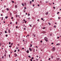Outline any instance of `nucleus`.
<instances>
[{
	"label": "nucleus",
	"mask_w": 61,
	"mask_h": 61,
	"mask_svg": "<svg viewBox=\"0 0 61 61\" xmlns=\"http://www.w3.org/2000/svg\"><path fill=\"white\" fill-rule=\"evenodd\" d=\"M55 49H56V48H55V47H53L52 50L53 51H55Z\"/></svg>",
	"instance_id": "f257e3e1"
},
{
	"label": "nucleus",
	"mask_w": 61,
	"mask_h": 61,
	"mask_svg": "<svg viewBox=\"0 0 61 61\" xmlns=\"http://www.w3.org/2000/svg\"><path fill=\"white\" fill-rule=\"evenodd\" d=\"M14 55H15V57H16V56H17V54L15 53L14 54Z\"/></svg>",
	"instance_id": "f03ea898"
},
{
	"label": "nucleus",
	"mask_w": 61,
	"mask_h": 61,
	"mask_svg": "<svg viewBox=\"0 0 61 61\" xmlns=\"http://www.w3.org/2000/svg\"><path fill=\"white\" fill-rule=\"evenodd\" d=\"M15 8H17V5H15Z\"/></svg>",
	"instance_id": "7ed1b4c3"
},
{
	"label": "nucleus",
	"mask_w": 61,
	"mask_h": 61,
	"mask_svg": "<svg viewBox=\"0 0 61 61\" xmlns=\"http://www.w3.org/2000/svg\"><path fill=\"white\" fill-rule=\"evenodd\" d=\"M48 12H46V15H48Z\"/></svg>",
	"instance_id": "20e7f679"
},
{
	"label": "nucleus",
	"mask_w": 61,
	"mask_h": 61,
	"mask_svg": "<svg viewBox=\"0 0 61 61\" xmlns=\"http://www.w3.org/2000/svg\"><path fill=\"white\" fill-rule=\"evenodd\" d=\"M29 50L30 51H32V49H31V48H29Z\"/></svg>",
	"instance_id": "39448f33"
},
{
	"label": "nucleus",
	"mask_w": 61,
	"mask_h": 61,
	"mask_svg": "<svg viewBox=\"0 0 61 61\" xmlns=\"http://www.w3.org/2000/svg\"><path fill=\"white\" fill-rule=\"evenodd\" d=\"M26 52H27V53H29V51L28 50H27L26 51Z\"/></svg>",
	"instance_id": "423d86ee"
},
{
	"label": "nucleus",
	"mask_w": 61,
	"mask_h": 61,
	"mask_svg": "<svg viewBox=\"0 0 61 61\" xmlns=\"http://www.w3.org/2000/svg\"><path fill=\"white\" fill-rule=\"evenodd\" d=\"M6 10L7 11H9V9H8V8H7Z\"/></svg>",
	"instance_id": "0eeeda50"
},
{
	"label": "nucleus",
	"mask_w": 61,
	"mask_h": 61,
	"mask_svg": "<svg viewBox=\"0 0 61 61\" xmlns=\"http://www.w3.org/2000/svg\"><path fill=\"white\" fill-rule=\"evenodd\" d=\"M5 18H6V19H7V18H8V16H6V17H5Z\"/></svg>",
	"instance_id": "6e6552de"
},
{
	"label": "nucleus",
	"mask_w": 61,
	"mask_h": 61,
	"mask_svg": "<svg viewBox=\"0 0 61 61\" xmlns=\"http://www.w3.org/2000/svg\"><path fill=\"white\" fill-rule=\"evenodd\" d=\"M10 15H11H11H12V13H10Z\"/></svg>",
	"instance_id": "1a4fd4ad"
},
{
	"label": "nucleus",
	"mask_w": 61,
	"mask_h": 61,
	"mask_svg": "<svg viewBox=\"0 0 61 61\" xmlns=\"http://www.w3.org/2000/svg\"><path fill=\"white\" fill-rule=\"evenodd\" d=\"M24 13H25V10H24Z\"/></svg>",
	"instance_id": "9d476101"
},
{
	"label": "nucleus",
	"mask_w": 61,
	"mask_h": 61,
	"mask_svg": "<svg viewBox=\"0 0 61 61\" xmlns=\"http://www.w3.org/2000/svg\"><path fill=\"white\" fill-rule=\"evenodd\" d=\"M51 58H52V59L53 58V56H51Z\"/></svg>",
	"instance_id": "9b49d317"
},
{
	"label": "nucleus",
	"mask_w": 61,
	"mask_h": 61,
	"mask_svg": "<svg viewBox=\"0 0 61 61\" xmlns=\"http://www.w3.org/2000/svg\"><path fill=\"white\" fill-rule=\"evenodd\" d=\"M44 38L45 39H47V38L46 37H45Z\"/></svg>",
	"instance_id": "f8f14e48"
},
{
	"label": "nucleus",
	"mask_w": 61,
	"mask_h": 61,
	"mask_svg": "<svg viewBox=\"0 0 61 61\" xmlns=\"http://www.w3.org/2000/svg\"><path fill=\"white\" fill-rule=\"evenodd\" d=\"M22 6H24V3H22Z\"/></svg>",
	"instance_id": "ddd939ff"
},
{
	"label": "nucleus",
	"mask_w": 61,
	"mask_h": 61,
	"mask_svg": "<svg viewBox=\"0 0 61 61\" xmlns=\"http://www.w3.org/2000/svg\"><path fill=\"white\" fill-rule=\"evenodd\" d=\"M57 60H60V58H57Z\"/></svg>",
	"instance_id": "4468645a"
},
{
	"label": "nucleus",
	"mask_w": 61,
	"mask_h": 61,
	"mask_svg": "<svg viewBox=\"0 0 61 61\" xmlns=\"http://www.w3.org/2000/svg\"><path fill=\"white\" fill-rule=\"evenodd\" d=\"M28 16H30V14H29H29H28Z\"/></svg>",
	"instance_id": "2eb2a0df"
},
{
	"label": "nucleus",
	"mask_w": 61,
	"mask_h": 61,
	"mask_svg": "<svg viewBox=\"0 0 61 61\" xmlns=\"http://www.w3.org/2000/svg\"><path fill=\"white\" fill-rule=\"evenodd\" d=\"M2 12H3V13H4V10H2Z\"/></svg>",
	"instance_id": "dca6fc26"
},
{
	"label": "nucleus",
	"mask_w": 61,
	"mask_h": 61,
	"mask_svg": "<svg viewBox=\"0 0 61 61\" xmlns=\"http://www.w3.org/2000/svg\"><path fill=\"white\" fill-rule=\"evenodd\" d=\"M27 9V8H26V7H24V9Z\"/></svg>",
	"instance_id": "f3484780"
},
{
	"label": "nucleus",
	"mask_w": 61,
	"mask_h": 61,
	"mask_svg": "<svg viewBox=\"0 0 61 61\" xmlns=\"http://www.w3.org/2000/svg\"><path fill=\"white\" fill-rule=\"evenodd\" d=\"M30 46H30V47H32V44H30Z\"/></svg>",
	"instance_id": "a211bd4d"
},
{
	"label": "nucleus",
	"mask_w": 61,
	"mask_h": 61,
	"mask_svg": "<svg viewBox=\"0 0 61 61\" xmlns=\"http://www.w3.org/2000/svg\"><path fill=\"white\" fill-rule=\"evenodd\" d=\"M9 33H10V31L9 30Z\"/></svg>",
	"instance_id": "6ab92c4d"
},
{
	"label": "nucleus",
	"mask_w": 61,
	"mask_h": 61,
	"mask_svg": "<svg viewBox=\"0 0 61 61\" xmlns=\"http://www.w3.org/2000/svg\"><path fill=\"white\" fill-rule=\"evenodd\" d=\"M30 4H31V3H32V1H30Z\"/></svg>",
	"instance_id": "aec40b11"
},
{
	"label": "nucleus",
	"mask_w": 61,
	"mask_h": 61,
	"mask_svg": "<svg viewBox=\"0 0 61 61\" xmlns=\"http://www.w3.org/2000/svg\"><path fill=\"white\" fill-rule=\"evenodd\" d=\"M16 49H18V48L17 47L16 48Z\"/></svg>",
	"instance_id": "412c9836"
},
{
	"label": "nucleus",
	"mask_w": 61,
	"mask_h": 61,
	"mask_svg": "<svg viewBox=\"0 0 61 61\" xmlns=\"http://www.w3.org/2000/svg\"><path fill=\"white\" fill-rule=\"evenodd\" d=\"M45 41H46V42H47V41H48V40L46 39H45Z\"/></svg>",
	"instance_id": "4be33fe9"
},
{
	"label": "nucleus",
	"mask_w": 61,
	"mask_h": 61,
	"mask_svg": "<svg viewBox=\"0 0 61 61\" xmlns=\"http://www.w3.org/2000/svg\"><path fill=\"white\" fill-rule=\"evenodd\" d=\"M54 28H56V26L55 25H54Z\"/></svg>",
	"instance_id": "5701e85b"
},
{
	"label": "nucleus",
	"mask_w": 61,
	"mask_h": 61,
	"mask_svg": "<svg viewBox=\"0 0 61 61\" xmlns=\"http://www.w3.org/2000/svg\"><path fill=\"white\" fill-rule=\"evenodd\" d=\"M28 57H30V58H31V56H28Z\"/></svg>",
	"instance_id": "b1692460"
},
{
	"label": "nucleus",
	"mask_w": 61,
	"mask_h": 61,
	"mask_svg": "<svg viewBox=\"0 0 61 61\" xmlns=\"http://www.w3.org/2000/svg\"><path fill=\"white\" fill-rule=\"evenodd\" d=\"M5 33H7V32H6V30L5 31Z\"/></svg>",
	"instance_id": "393cba45"
},
{
	"label": "nucleus",
	"mask_w": 61,
	"mask_h": 61,
	"mask_svg": "<svg viewBox=\"0 0 61 61\" xmlns=\"http://www.w3.org/2000/svg\"><path fill=\"white\" fill-rule=\"evenodd\" d=\"M5 36H6V37H7V36H8V35H7V34Z\"/></svg>",
	"instance_id": "a878e982"
},
{
	"label": "nucleus",
	"mask_w": 61,
	"mask_h": 61,
	"mask_svg": "<svg viewBox=\"0 0 61 61\" xmlns=\"http://www.w3.org/2000/svg\"><path fill=\"white\" fill-rule=\"evenodd\" d=\"M49 4L50 5H52V3H49Z\"/></svg>",
	"instance_id": "bb28decb"
},
{
	"label": "nucleus",
	"mask_w": 61,
	"mask_h": 61,
	"mask_svg": "<svg viewBox=\"0 0 61 61\" xmlns=\"http://www.w3.org/2000/svg\"><path fill=\"white\" fill-rule=\"evenodd\" d=\"M29 25L30 26V27H31L32 26V25Z\"/></svg>",
	"instance_id": "cd10ccee"
},
{
	"label": "nucleus",
	"mask_w": 61,
	"mask_h": 61,
	"mask_svg": "<svg viewBox=\"0 0 61 61\" xmlns=\"http://www.w3.org/2000/svg\"><path fill=\"white\" fill-rule=\"evenodd\" d=\"M10 43H11V42H9V45H10V44H11Z\"/></svg>",
	"instance_id": "c85d7f7f"
},
{
	"label": "nucleus",
	"mask_w": 61,
	"mask_h": 61,
	"mask_svg": "<svg viewBox=\"0 0 61 61\" xmlns=\"http://www.w3.org/2000/svg\"><path fill=\"white\" fill-rule=\"evenodd\" d=\"M46 3H48V1H46Z\"/></svg>",
	"instance_id": "c756f323"
},
{
	"label": "nucleus",
	"mask_w": 61,
	"mask_h": 61,
	"mask_svg": "<svg viewBox=\"0 0 61 61\" xmlns=\"http://www.w3.org/2000/svg\"><path fill=\"white\" fill-rule=\"evenodd\" d=\"M23 21H25V19H24V20H23Z\"/></svg>",
	"instance_id": "7c9ffc66"
},
{
	"label": "nucleus",
	"mask_w": 61,
	"mask_h": 61,
	"mask_svg": "<svg viewBox=\"0 0 61 61\" xmlns=\"http://www.w3.org/2000/svg\"><path fill=\"white\" fill-rule=\"evenodd\" d=\"M2 20H3V17H2Z\"/></svg>",
	"instance_id": "2f4dec72"
},
{
	"label": "nucleus",
	"mask_w": 61,
	"mask_h": 61,
	"mask_svg": "<svg viewBox=\"0 0 61 61\" xmlns=\"http://www.w3.org/2000/svg\"><path fill=\"white\" fill-rule=\"evenodd\" d=\"M16 50H15L14 51L15 52H16Z\"/></svg>",
	"instance_id": "473e14b6"
},
{
	"label": "nucleus",
	"mask_w": 61,
	"mask_h": 61,
	"mask_svg": "<svg viewBox=\"0 0 61 61\" xmlns=\"http://www.w3.org/2000/svg\"><path fill=\"white\" fill-rule=\"evenodd\" d=\"M16 24H17V22H16Z\"/></svg>",
	"instance_id": "72a5a7b5"
},
{
	"label": "nucleus",
	"mask_w": 61,
	"mask_h": 61,
	"mask_svg": "<svg viewBox=\"0 0 61 61\" xmlns=\"http://www.w3.org/2000/svg\"><path fill=\"white\" fill-rule=\"evenodd\" d=\"M35 49H34L33 51H35Z\"/></svg>",
	"instance_id": "f704fd0d"
},
{
	"label": "nucleus",
	"mask_w": 61,
	"mask_h": 61,
	"mask_svg": "<svg viewBox=\"0 0 61 61\" xmlns=\"http://www.w3.org/2000/svg\"><path fill=\"white\" fill-rule=\"evenodd\" d=\"M13 45V43H12L11 44V46H12V45Z\"/></svg>",
	"instance_id": "c9c22d12"
},
{
	"label": "nucleus",
	"mask_w": 61,
	"mask_h": 61,
	"mask_svg": "<svg viewBox=\"0 0 61 61\" xmlns=\"http://www.w3.org/2000/svg\"><path fill=\"white\" fill-rule=\"evenodd\" d=\"M45 28H46V27H43V29H45Z\"/></svg>",
	"instance_id": "e433bc0d"
},
{
	"label": "nucleus",
	"mask_w": 61,
	"mask_h": 61,
	"mask_svg": "<svg viewBox=\"0 0 61 61\" xmlns=\"http://www.w3.org/2000/svg\"><path fill=\"white\" fill-rule=\"evenodd\" d=\"M59 13V12H58L57 13V14H58Z\"/></svg>",
	"instance_id": "4c0bfd02"
},
{
	"label": "nucleus",
	"mask_w": 61,
	"mask_h": 61,
	"mask_svg": "<svg viewBox=\"0 0 61 61\" xmlns=\"http://www.w3.org/2000/svg\"><path fill=\"white\" fill-rule=\"evenodd\" d=\"M12 3H14V1H12Z\"/></svg>",
	"instance_id": "58836bf2"
},
{
	"label": "nucleus",
	"mask_w": 61,
	"mask_h": 61,
	"mask_svg": "<svg viewBox=\"0 0 61 61\" xmlns=\"http://www.w3.org/2000/svg\"><path fill=\"white\" fill-rule=\"evenodd\" d=\"M9 47H11V46H9Z\"/></svg>",
	"instance_id": "ea45409f"
},
{
	"label": "nucleus",
	"mask_w": 61,
	"mask_h": 61,
	"mask_svg": "<svg viewBox=\"0 0 61 61\" xmlns=\"http://www.w3.org/2000/svg\"><path fill=\"white\" fill-rule=\"evenodd\" d=\"M53 8L54 9H55V7H53Z\"/></svg>",
	"instance_id": "a19ab883"
},
{
	"label": "nucleus",
	"mask_w": 61,
	"mask_h": 61,
	"mask_svg": "<svg viewBox=\"0 0 61 61\" xmlns=\"http://www.w3.org/2000/svg\"><path fill=\"white\" fill-rule=\"evenodd\" d=\"M33 7H34V6H35V5H33Z\"/></svg>",
	"instance_id": "79ce46f5"
},
{
	"label": "nucleus",
	"mask_w": 61,
	"mask_h": 61,
	"mask_svg": "<svg viewBox=\"0 0 61 61\" xmlns=\"http://www.w3.org/2000/svg\"><path fill=\"white\" fill-rule=\"evenodd\" d=\"M10 55H9V57H10Z\"/></svg>",
	"instance_id": "37998d69"
},
{
	"label": "nucleus",
	"mask_w": 61,
	"mask_h": 61,
	"mask_svg": "<svg viewBox=\"0 0 61 61\" xmlns=\"http://www.w3.org/2000/svg\"><path fill=\"white\" fill-rule=\"evenodd\" d=\"M51 44H52V45H53V44H54V43H52Z\"/></svg>",
	"instance_id": "c03bdc74"
},
{
	"label": "nucleus",
	"mask_w": 61,
	"mask_h": 61,
	"mask_svg": "<svg viewBox=\"0 0 61 61\" xmlns=\"http://www.w3.org/2000/svg\"><path fill=\"white\" fill-rule=\"evenodd\" d=\"M59 38V37L58 36L57 37V38H58H58Z\"/></svg>",
	"instance_id": "a18cd8bd"
},
{
	"label": "nucleus",
	"mask_w": 61,
	"mask_h": 61,
	"mask_svg": "<svg viewBox=\"0 0 61 61\" xmlns=\"http://www.w3.org/2000/svg\"><path fill=\"white\" fill-rule=\"evenodd\" d=\"M50 58H49V59H48V60H50Z\"/></svg>",
	"instance_id": "49530a36"
},
{
	"label": "nucleus",
	"mask_w": 61,
	"mask_h": 61,
	"mask_svg": "<svg viewBox=\"0 0 61 61\" xmlns=\"http://www.w3.org/2000/svg\"><path fill=\"white\" fill-rule=\"evenodd\" d=\"M41 20H43V18H41Z\"/></svg>",
	"instance_id": "de8ad7c7"
},
{
	"label": "nucleus",
	"mask_w": 61,
	"mask_h": 61,
	"mask_svg": "<svg viewBox=\"0 0 61 61\" xmlns=\"http://www.w3.org/2000/svg\"><path fill=\"white\" fill-rule=\"evenodd\" d=\"M31 59H34V58L32 57L31 58Z\"/></svg>",
	"instance_id": "09e8293b"
},
{
	"label": "nucleus",
	"mask_w": 61,
	"mask_h": 61,
	"mask_svg": "<svg viewBox=\"0 0 61 61\" xmlns=\"http://www.w3.org/2000/svg\"><path fill=\"white\" fill-rule=\"evenodd\" d=\"M30 60L31 61H32V59H30Z\"/></svg>",
	"instance_id": "8fccbe9b"
},
{
	"label": "nucleus",
	"mask_w": 61,
	"mask_h": 61,
	"mask_svg": "<svg viewBox=\"0 0 61 61\" xmlns=\"http://www.w3.org/2000/svg\"><path fill=\"white\" fill-rule=\"evenodd\" d=\"M16 28H18L17 27V26H16Z\"/></svg>",
	"instance_id": "3c124183"
},
{
	"label": "nucleus",
	"mask_w": 61,
	"mask_h": 61,
	"mask_svg": "<svg viewBox=\"0 0 61 61\" xmlns=\"http://www.w3.org/2000/svg\"><path fill=\"white\" fill-rule=\"evenodd\" d=\"M49 25H51V24H50V23H49Z\"/></svg>",
	"instance_id": "603ef678"
},
{
	"label": "nucleus",
	"mask_w": 61,
	"mask_h": 61,
	"mask_svg": "<svg viewBox=\"0 0 61 61\" xmlns=\"http://www.w3.org/2000/svg\"><path fill=\"white\" fill-rule=\"evenodd\" d=\"M16 17H17V15H16Z\"/></svg>",
	"instance_id": "864d4df0"
},
{
	"label": "nucleus",
	"mask_w": 61,
	"mask_h": 61,
	"mask_svg": "<svg viewBox=\"0 0 61 61\" xmlns=\"http://www.w3.org/2000/svg\"><path fill=\"white\" fill-rule=\"evenodd\" d=\"M27 36H29V35H27Z\"/></svg>",
	"instance_id": "5fc2aeb1"
},
{
	"label": "nucleus",
	"mask_w": 61,
	"mask_h": 61,
	"mask_svg": "<svg viewBox=\"0 0 61 61\" xmlns=\"http://www.w3.org/2000/svg\"><path fill=\"white\" fill-rule=\"evenodd\" d=\"M11 19H13V17H11Z\"/></svg>",
	"instance_id": "6e6d98bb"
},
{
	"label": "nucleus",
	"mask_w": 61,
	"mask_h": 61,
	"mask_svg": "<svg viewBox=\"0 0 61 61\" xmlns=\"http://www.w3.org/2000/svg\"><path fill=\"white\" fill-rule=\"evenodd\" d=\"M25 29H26L25 28H24V30H25Z\"/></svg>",
	"instance_id": "4d7b16f0"
},
{
	"label": "nucleus",
	"mask_w": 61,
	"mask_h": 61,
	"mask_svg": "<svg viewBox=\"0 0 61 61\" xmlns=\"http://www.w3.org/2000/svg\"><path fill=\"white\" fill-rule=\"evenodd\" d=\"M10 24H12V22H10Z\"/></svg>",
	"instance_id": "13d9d810"
},
{
	"label": "nucleus",
	"mask_w": 61,
	"mask_h": 61,
	"mask_svg": "<svg viewBox=\"0 0 61 61\" xmlns=\"http://www.w3.org/2000/svg\"><path fill=\"white\" fill-rule=\"evenodd\" d=\"M32 2H34V0H32Z\"/></svg>",
	"instance_id": "bf43d9fd"
},
{
	"label": "nucleus",
	"mask_w": 61,
	"mask_h": 61,
	"mask_svg": "<svg viewBox=\"0 0 61 61\" xmlns=\"http://www.w3.org/2000/svg\"><path fill=\"white\" fill-rule=\"evenodd\" d=\"M25 23H26V21H25Z\"/></svg>",
	"instance_id": "052dcab7"
},
{
	"label": "nucleus",
	"mask_w": 61,
	"mask_h": 61,
	"mask_svg": "<svg viewBox=\"0 0 61 61\" xmlns=\"http://www.w3.org/2000/svg\"><path fill=\"white\" fill-rule=\"evenodd\" d=\"M60 17H59L58 18V19H60Z\"/></svg>",
	"instance_id": "680f3d73"
},
{
	"label": "nucleus",
	"mask_w": 61,
	"mask_h": 61,
	"mask_svg": "<svg viewBox=\"0 0 61 61\" xmlns=\"http://www.w3.org/2000/svg\"><path fill=\"white\" fill-rule=\"evenodd\" d=\"M24 49V48H22V49Z\"/></svg>",
	"instance_id": "e2e57ef3"
},
{
	"label": "nucleus",
	"mask_w": 61,
	"mask_h": 61,
	"mask_svg": "<svg viewBox=\"0 0 61 61\" xmlns=\"http://www.w3.org/2000/svg\"><path fill=\"white\" fill-rule=\"evenodd\" d=\"M40 42H42V41H41Z\"/></svg>",
	"instance_id": "0e129e2a"
},
{
	"label": "nucleus",
	"mask_w": 61,
	"mask_h": 61,
	"mask_svg": "<svg viewBox=\"0 0 61 61\" xmlns=\"http://www.w3.org/2000/svg\"><path fill=\"white\" fill-rule=\"evenodd\" d=\"M4 7H6V6H4Z\"/></svg>",
	"instance_id": "69168bd1"
},
{
	"label": "nucleus",
	"mask_w": 61,
	"mask_h": 61,
	"mask_svg": "<svg viewBox=\"0 0 61 61\" xmlns=\"http://www.w3.org/2000/svg\"><path fill=\"white\" fill-rule=\"evenodd\" d=\"M5 21H4V23H5Z\"/></svg>",
	"instance_id": "338daca9"
},
{
	"label": "nucleus",
	"mask_w": 61,
	"mask_h": 61,
	"mask_svg": "<svg viewBox=\"0 0 61 61\" xmlns=\"http://www.w3.org/2000/svg\"><path fill=\"white\" fill-rule=\"evenodd\" d=\"M38 6H39V5H38Z\"/></svg>",
	"instance_id": "774afa93"
}]
</instances>
